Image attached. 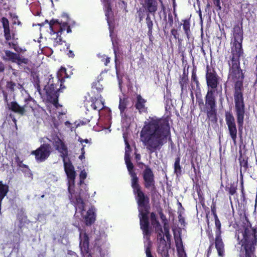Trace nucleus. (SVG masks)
Listing matches in <instances>:
<instances>
[{"instance_id":"f257e3e1","label":"nucleus","mask_w":257,"mask_h":257,"mask_svg":"<svg viewBox=\"0 0 257 257\" xmlns=\"http://www.w3.org/2000/svg\"><path fill=\"white\" fill-rule=\"evenodd\" d=\"M170 139V127L166 118H159L156 116L150 117L140 132L141 142L146 146L150 154L159 151Z\"/></svg>"},{"instance_id":"f03ea898","label":"nucleus","mask_w":257,"mask_h":257,"mask_svg":"<svg viewBox=\"0 0 257 257\" xmlns=\"http://www.w3.org/2000/svg\"><path fill=\"white\" fill-rule=\"evenodd\" d=\"M228 66V80L233 83L234 112L238 128L241 131L245 114V105L243 97V81L244 73L241 68L240 63H227Z\"/></svg>"},{"instance_id":"7ed1b4c3","label":"nucleus","mask_w":257,"mask_h":257,"mask_svg":"<svg viewBox=\"0 0 257 257\" xmlns=\"http://www.w3.org/2000/svg\"><path fill=\"white\" fill-rule=\"evenodd\" d=\"M242 238L237 237L238 244L240 245L239 257H252L257 245V227H252L249 222L242 232Z\"/></svg>"},{"instance_id":"20e7f679","label":"nucleus","mask_w":257,"mask_h":257,"mask_svg":"<svg viewBox=\"0 0 257 257\" xmlns=\"http://www.w3.org/2000/svg\"><path fill=\"white\" fill-rule=\"evenodd\" d=\"M135 197L138 206L140 228L143 231L144 237L150 240L152 231L148 217L150 208V198L145 192L135 195Z\"/></svg>"},{"instance_id":"39448f33","label":"nucleus","mask_w":257,"mask_h":257,"mask_svg":"<svg viewBox=\"0 0 257 257\" xmlns=\"http://www.w3.org/2000/svg\"><path fill=\"white\" fill-rule=\"evenodd\" d=\"M204 101L202 98L196 96V103L199 108H203V111L206 113L207 117L212 122L217 121V112L215 92L207 90L205 95Z\"/></svg>"},{"instance_id":"423d86ee","label":"nucleus","mask_w":257,"mask_h":257,"mask_svg":"<svg viewBox=\"0 0 257 257\" xmlns=\"http://www.w3.org/2000/svg\"><path fill=\"white\" fill-rule=\"evenodd\" d=\"M3 95L5 103L9 110L20 116L28 115L31 112H34L36 101L31 96H29L24 99V104H19L17 101L9 102L8 94L5 91H3Z\"/></svg>"},{"instance_id":"0eeeda50","label":"nucleus","mask_w":257,"mask_h":257,"mask_svg":"<svg viewBox=\"0 0 257 257\" xmlns=\"http://www.w3.org/2000/svg\"><path fill=\"white\" fill-rule=\"evenodd\" d=\"M141 164L145 166V169L142 172L144 186L146 189L150 190L152 202L154 203L156 199H159L160 196L156 186L155 174L148 165H145L143 163Z\"/></svg>"},{"instance_id":"6e6552de","label":"nucleus","mask_w":257,"mask_h":257,"mask_svg":"<svg viewBox=\"0 0 257 257\" xmlns=\"http://www.w3.org/2000/svg\"><path fill=\"white\" fill-rule=\"evenodd\" d=\"M59 83L60 82L57 81L55 83L54 80V77L52 75H50L49 76L47 84L44 87V90L46 91L48 98L57 108L58 106L59 92L63 89L60 87Z\"/></svg>"},{"instance_id":"1a4fd4ad","label":"nucleus","mask_w":257,"mask_h":257,"mask_svg":"<svg viewBox=\"0 0 257 257\" xmlns=\"http://www.w3.org/2000/svg\"><path fill=\"white\" fill-rule=\"evenodd\" d=\"M205 78L208 90L215 92L220 83V77L212 66L207 65L206 68Z\"/></svg>"},{"instance_id":"9d476101","label":"nucleus","mask_w":257,"mask_h":257,"mask_svg":"<svg viewBox=\"0 0 257 257\" xmlns=\"http://www.w3.org/2000/svg\"><path fill=\"white\" fill-rule=\"evenodd\" d=\"M230 54L225 56L227 63H240V59L244 55L241 42H230Z\"/></svg>"},{"instance_id":"9b49d317","label":"nucleus","mask_w":257,"mask_h":257,"mask_svg":"<svg viewBox=\"0 0 257 257\" xmlns=\"http://www.w3.org/2000/svg\"><path fill=\"white\" fill-rule=\"evenodd\" d=\"M215 224V247L219 257L225 256V245L221 237V224L218 218H214Z\"/></svg>"},{"instance_id":"f8f14e48","label":"nucleus","mask_w":257,"mask_h":257,"mask_svg":"<svg viewBox=\"0 0 257 257\" xmlns=\"http://www.w3.org/2000/svg\"><path fill=\"white\" fill-rule=\"evenodd\" d=\"M52 152V147L49 144L44 143L36 150L32 151L31 155L35 156L38 163L44 162L50 156Z\"/></svg>"},{"instance_id":"ddd939ff","label":"nucleus","mask_w":257,"mask_h":257,"mask_svg":"<svg viewBox=\"0 0 257 257\" xmlns=\"http://www.w3.org/2000/svg\"><path fill=\"white\" fill-rule=\"evenodd\" d=\"M128 173L131 177V187L133 193L135 195L144 193L142 190L141 186L139 183V179L137 173L134 170V166L132 163L126 165Z\"/></svg>"},{"instance_id":"4468645a","label":"nucleus","mask_w":257,"mask_h":257,"mask_svg":"<svg viewBox=\"0 0 257 257\" xmlns=\"http://www.w3.org/2000/svg\"><path fill=\"white\" fill-rule=\"evenodd\" d=\"M226 123L228 127L229 134L234 144H236L237 139V127L235 118L232 113L230 111H226L225 113Z\"/></svg>"},{"instance_id":"2eb2a0df","label":"nucleus","mask_w":257,"mask_h":257,"mask_svg":"<svg viewBox=\"0 0 257 257\" xmlns=\"http://www.w3.org/2000/svg\"><path fill=\"white\" fill-rule=\"evenodd\" d=\"M69 191L70 192L69 198L71 203L75 206L76 210L78 209L79 211L82 213L85 210V204L80 195H74L73 193L70 192L69 188Z\"/></svg>"},{"instance_id":"dca6fc26","label":"nucleus","mask_w":257,"mask_h":257,"mask_svg":"<svg viewBox=\"0 0 257 257\" xmlns=\"http://www.w3.org/2000/svg\"><path fill=\"white\" fill-rule=\"evenodd\" d=\"M1 22L4 29V36L5 40L9 42L11 40L15 39L16 34L14 32H11L8 19L6 17H3L1 19Z\"/></svg>"},{"instance_id":"f3484780","label":"nucleus","mask_w":257,"mask_h":257,"mask_svg":"<svg viewBox=\"0 0 257 257\" xmlns=\"http://www.w3.org/2000/svg\"><path fill=\"white\" fill-rule=\"evenodd\" d=\"M233 36L231 40L232 42H243V31L242 29V22L240 25H235L233 28Z\"/></svg>"},{"instance_id":"a211bd4d","label":"nucleus","mask_w":257,"mask_h":257,"mask_svg":"<svg viewBox=\"0 0 257 257\" xmlns=\"http://www.w3.org/2000/svg\"><path fill=\"white\" fill-rule=\"evenodd\" d=\"M239 154L238 161L240 166V178H242V172H246L249 168V158L245 154H243L241 151L239 152Z\"/></svg>"},{"instance_id":"6ab92c4d","label":"nucleus","mask_w":257,"mask_h":257,"mask_svg":"<svg viewBox=\"0 0 257 257\" xmlns=\"http://www.w3.org/2000/svg\"><path fill=\"white\" fill-rule=\"evenodd\" d=\"M147 100L143 98L140 94H138L135 103V107L140 114L148 112V107L146 106Z\"/></svg>"},{"instance_id":"aec40b11","label":"nucleus","mask_w":257,"mask_h":257,"mask_svg":"<svg viewBox=\"0 0 257 257\" xmlns=\"http://www.w3.org/2000/svg\"><path fill=\"white\" fill-rule=\"evenodd\" d=\"M64 170L69 181L74 182L76 177V172L74 167L70 160L63 162Z\"/></svg>"},{"instance_id":"412c9836","label":"nucleus","mask_w":257,"mask_h":257,"mask_svg":"<svg viewBox=\"0 0 257 257\" xmlns=\"http://www.w3.org/2000/svg\"><path fill=\"white\" fill-rule=\"evenodd\" d=\"M94 208L93 207L90 208L87 212L86 215L84 217L86 225L91 226L94 223L96 219V215L94 212Z\"/></svg>"},{"instance_id":"4be33fe9","label":"nucleus","mask_w":257,"mask_h":257,"mask_svg":"<svg viewBox=\"0 0 257 257\" xmlns=\"http://www.w3.org/2000/svg\"><path fill=\"white\" fill-rule=\"evenodd\" d=\"M91 107L94 110L100 111L104 107V100L102 99L101 95H100L98 98L91 97Z\"/></svg>"},{"instance_id":"5701e85b","label":"nucleus","mask_w":257,"mask_h":257,"mask_svg":"<svg viewBox=\"0 0 257 257\" xmlns=\"http://www.w3.org/2000/svg\"><path fill=\"white\" fill-rule=\"evenodd\" d=\"M56 81L60 82V87L61 89H65L66 87L63 84L65 78H68V76L66 73V69L65 67H61L57 72Z\"/></svg>"},{"instance_id":"b1692460","label":"nucleus","mask_w":257,"mask_h":257,"mask_svg":"<svg viewBox=\"0 0 257 257\" xmlns=\"http://www.w3.org/2000/svg\"><path fill=\"white\" fill-rule=\"evenodd\" d=\"M104 11L107 22L108 25H110L111 19H113L114 15L109 0H106L104 4Z\"/></svg>"},{"instance_id":"393cba45","label":"nucleus","mask_w":257,"mask_h":257,"mask_svg":"<svg viewBox=\"0 0 257 257\" xmlns=\"http://www.w3.org/2000/svg\"><path fill=\"white\" fill-rule=\"evenodd\" d=\"M90 237L94 239V246L96 248L99 252H101V246L103 244V242L102 240L101 235L100 231H98L96 232L94 231L93 235H91Z\"/></svg>"},{"instance_id":"a878e982","label":"nucleus","mask_w":257,"mask_h":257,"mask_svg":"<svg viewBox=\"0 0 257 257\" xmlns=\"http://www.w3.org/2000/svg\"><path fill=\"white\" fill-rule=\"evenodd\" d=\"M79 246L81 251L85 254L89 252V237L86 233H84L83 238L81 240Z\"/></svg>"},{"instance_id":"bb28decb","label":"nucleus","mask_w":257,"mask_h":257,"mask_svg":"<svg viewBox=\"0 0 257 257\" xmlns=\"http://www.w3.org/2000/svg\"><path fill=\"white\" fill-rule=\"evenodd\" d=\"M175 242L177 248V250L178 254V257L181 256H186V252L185 251L182 240L180 235L178 237L175 236Z\"/></svg>"},{"instance_id":"cd10ccee","label":"nucleus","mask_w":257,"mask_h":257,"mask_svg":"<svg viewBox=\"0 0 257 257\" xmlns=\"http://www.w3.org/2000/svg\"><path fill=\"white\" fill-rule=\"evenodd\" d=\"M181 25L183 27V30L184 32V34H185L187 38L189 40L190 39L191 36L192 35L190 29V19L189 18L182 20V23L180 24V26Z\"/></svg>"},{"instance_id":"c85d7f7f","label":"nucleus","mask_w":257,"mask_h":257,"mask_svg":"<svg viewBox=\"0 0 257 257\" xmlns=\"http://www.w3.org/2000/svg\"><path fill=\"white\" fill-rule=\"evenodd\" d=\"M31 80L34 87L37 89V90L40 93V80L38 72L35 71H32L31 72Z\"/></svg>"},{"instance_id":"c756f323","label":"nucleus","mask_w":257,"mask_h":257,"mask_svg":"<svg viewBox=\"0 0 257 257\" xmlns=\"http://www.w3.org/2000/svg\"><path fill=\"white\" fill-rule=\"evenodd\" d=\"M150 220L151 224L155 228V230L163 232L162 226L158 220L156 214L153 212L150 213Z\"/></svg>"},{"instance_id":"7c9ffc66","label":"nucleus","mask_w":257,"mask_h":257,"mask_svg":"<svg viewBox=\"0 0 257 257\" xmlns=\"http://www.w3.org/2000/svg\"><path fill=\"white\" fill-rule=\"evenodd\" d=\"M188 81V72L186 73L185 70L184 69L183 74L180 76L179 79V84L181 86L182 91L184 89H186Z\"/></svg>"},{"instance_id":"2f4dec72","label":"nucleus","mask_w":257,"mask_h":257,"mask_svg":"<svg viewBox=\"0 0 257 257\" xmlns=\"http://www.w3.org/2000/svg\"><path fill=\"white\" fill-rule=\"evenodd\" d=\"M5 56L3 57V59L6 61H11L13 63L16 62L18 53H14L10 50H4Z\"/></svg>"},{"instance_id":"473e14b6","label":"nucleus","mask_w":257,"mask_h":257,"mask_svg":"<svg viewBox=\"0 0 257 257\" xmlns=\"http://www.w3.org/2000/svg\"><path fill=\"white\" fill-rule=\"evenodd\" d=\"M17 87L19 89H23V85L20 83L16 84L13 81H8L6 83V89L11 92H14L15 90V87Z\"/></svg>"},{"instance_id":"72a5a7b5","label":"nucleus","mask_w":257,"mask_h":257,"mask_svg":"<svg viewBox=\"0 0 257 257\" xmlns=\"http://www.w3.org/2000/svg\"><path fill=\"white\" fill-rule=\"evenodd\" d=\"M158 252L162 257H169L167 243H160L158 247Z\"/></svg>"},{"instance_id":"f704fd0d","label":"nucleus","mask_w":257,"mask_h":257,"mask_svg":"<svg viewBox=\"0 0 257 257\" xmlns=\"http://www.w3.org/2000/svg\"><path fill=\"white\" fill-rule=\"evenodd\" d=\"M127 103V101L125 98L122 99L120 98L118 108L121 116L126 117L125 110L126 108Z\"/></svg>"},{"instance_id":"c9c22d12","label":"nucleus","mask_w":257,"mask_h":257,"mask_svg":"<svg viewBox=\"0 0 257 257\" xmlns=\"http://www.w3.org/2000/svg\"><path fill=\"white\" fill-rule=\"evenodd\" d=\"M174 173L177 176H180L182 172V168L180 165V157L178 156L175 158L174 165Z\"/></svg>"},{"instance_id":"e433bc0d","label":"nucleus","mask_w":257,"mask_h":257,"mask_svg":"<svg viewBox=\"0 0 257 257\" xmlns=\"http://www.w3.org/2000/svg\"><path fill=\"white\" fill-rule=\"evenodd\" d=\"M58 152L60 153V157L62 158L63 162H65L68 157V150L67 146L63 145L61 149L58 150Z\"/></svg>"},{"instance_id":"4c0bfd02","label":"nucleus","mask_w":257,"mask_h":257,"mask_svg":"<svg viewBox=\"0 0 257 257\" xmlns=\"http://www.w3.org/2000/svg\"><path fill=\"white\" fill-rule=\"evenodd\" d=\"M17 56H18L17 57V59L15 63L18 65L22 66L23 64L26 65L29 64L30 60L28 58L22 56L19 54H18Z\"/></svg>"},{"instance_id":"58836bf2","label":"nucleus","mask_w":257,"mask_h":257,"mask_svg":"<svg viewBox=\"0 0 257 257\" xmlns=\"http://www.w3.org/2000/svg\"><path fill=\"white\" fill-rule=\"evenodd\" d=\"M237 182L236 183L233 182L229 185L228 187H226V190L228 191L230 195H234L237 191Z\"/></svg>"},{"instance_id":"ea45409f","label":"nucleus","mask_w":257,"mask_h":257,"mask_svg":"<svg viewBox=\"0 0 257 257\" xmlns=\"http://www.w3.org/2000/svg\"><path fill=\"white\" fill-rule=\"evenodd\" d=\"M46 23H49L50 26V29L52 33H55L56 31L55 30V28H54V26L56 24L59 25L60 24V22L58 19H52L49 22L48 20L45 21Z\"/></svg>"},{"instance_id":"a19ab883","label":"nucleus","mask_w":257,"mask_h":257,"mask_svg":"<svg viewBox=\"0 0 257 257\" xmlns=\"http://www.w3.org/2000/svg\"><path fill=\"white\" fill-rule=\"evenodd\" d=\"M157 211H158V214L160 215V217L163 223L164 224V226L167 225V224L168 223V220L167 219L166 216L163 213V209L161 206H159V207L157 208Z\"/></svg>"},{"instance_id":"79ce46f5","label":"nucleus","mask_w":257,"mask_h":257,"mask_svg":"<svg viewBox=\"0 0 257 257\" xmlns=\"http://www.w3.org/2000/svg\"><path fill=\"white\" fill-rule=\"evenodd\" d=\"M196 72V68L194 67L192 71L191 81L192 82H194L196 84L197 87H199V82L197 76Z\"/></svg>"},{"instance_id":"37998d69","label":"nucleus","mask_w":257,"mask_h":257,"mask_svg":"<svg viewBox=\"0 0 257 257\" xmlns=\"http://www.w3.org/2000/svg\"><path fill=\"white\" fill-rule=\"evenodd\" d=\"M145 247L146 257H154L151 252L152 243L150 240L145 245Z\"/></svg>"},{"instance_id":"c03bdc74","label":"nucleus","mask_w":257,"mask_h":257,"mask_svg":"<svg viewBox=\"0 0 257 257\" xmlns=\"http://www.w3.org/2000/svg\"><path fill=\"white\" fill-rule=\"evenodd\" d=\"M92 88L93 89H95L97 90V92L98 93H100L103 90V86L100 83L99 81H97L96 82H94L92 83Z\"/></svg>"},{"instance_id":"a18cd8bd","label":"nucleus","mask_w":257,"mask_h":257,"mask_svg":"<svg viewBox=\"0 0 257 257\" xmlns=\"http://www.w3.org/2000/svg\"><path fill=\"white\" fill-rule=\"evenodd\" d=\"M67 24V22H60V24L59 25V30L57 32L56 31L55 33H56L58 35L59 34H60V35H61L62 33L66 30Z\"/></svg>"},{"instance_id":"49530a36","label":"nucleus","mask_w":257,"mask_h":257,"mask_svg":"<svg viewBox=\"0 0 257 257\" xmlns=\"http://www.w3.org/2000/svg\"><path fill=\"white\" fill-rule=\"evenodd\" d=\"M53 144L55 149H58V147L60 145V143H64L59 137L56 136L53 138Z\"/></svg>"},{"instance_id":"de8ad7c7","label":"nucleus","mask_w":257,"mask_h":257,"mask_svg":"<svg viewBox=\"0 0 257 257\" xmlns=\"http://www.w3.org/2000/svg\"><path fill=\"white\" fill-rule=\"evenodd\" d=\"M87 177V173L85 170H83L80 172L79 174L80 178V184H82L84 183V180Z\"/></svg>"},{"instance_id":"09e8293b","label":"nucleus","mask_w":257,"mask_h":257,"mask_svg":"<svg viewBox=\"0 0 257 257\" xmlns=\"http://www.w3.org/2000/svg\"><path fill=\"white\" fill-rule=\"evenodd\" d=\"M146 20L148 28L153 29V21L151 20V17H150L149 14L147 15Z\"/></svg>"},{"instance_id":"8fccbe9b","label":"nucleus","mask_w":257,"mask_h":257,"mask_svg":"<svg viewBox=\"0 0 257 257\" xmlns=\"http://www.w3.org/2000/svg\"><path fill=\"white\" fill-rule=\"evenodd\" d=\"M63 44L62 39L61 37L60 34L57 35V37L55 39V41L54 42V46H57L58 45H61Z\"/></svg>"},{"instance_id":"3c124183","label":"nucleus","mask_w":257,"mask_h":257,"mask_svg":"<svg viewBox=\"0 0 257 257\" xmlns=\"http://www.w3.org/2000/svg\"><path fill=\"white\" fill-rule=\"evenodd\" d=\"M90 121V120L87 118H83L82 120H80L79 123L77 124H76V122L75 123L76 127H77L80 125H85L87 123H88Z\"/></svg>"},{"instance_id":"603ef678","label":"nucleus","mask_w":257,"mask_h":257,"mask_svg":"<svg viewBox=\"0 0 257 257\" xmlns=\"http://www.w3.org/2000/svg\"><path fill=\"white\" fill-rule=\"evenodd\" d=\"M207 236L208 237V239L209 240L210 243H214L215 242V239L214 238L213 234L211 231H207Z\"/></svg>"},{"instance_id":"864d4df0","label":"nucleus","mask_w":257,"mask_h":257,"mask_svg":"<svg viewBox=\"0 0 257 257\" xmlns=\"http://www.w3.org/2000/svg\"><path fill=\"white\" fill-rule=\"evenodd\" d=\"M164 229L165 231V234L166 235V237L168 240L169 239H170L171 235L169 233V228L167 225L164 226Z\"/></svg>"},{"instance_id":"5fc2aeb1","label":"nucleus","mask_w":257,"mask_h":257,"mask_svg":"<svg viewBox=\"0 0 257 257\" xmlns=\"http://www.w3.org/2000/svg\"><path fill=\"white\" fill-rule=\"evenodd\" d=\"M9 70H12V75L15 77H18L20 74L19 70L13 68L12 66H9Z\"/></svg>"},{"instance_id":"6e6d98bb","label":"nucleus","mask_w":257,"mask_h":257,"mask_svg":"<svg viewBox=\"0 0 257 257\" xmlns=\"http://www.w3.org/2000/svg\"><path fill=\"white\" fill-rule=\"evenodd\" d=\"M171 34L173 36L174 38L175 39H178V37L179 36V34H178V31L177 29H176L175 28L172 29L171 31Z\"/></svg>"},{"instance_id":"4d7b16f0","label":"nucleus","mask_w":257,"mask_h":257,"mask_svg":"<svg viewBox=\"0 0 257 257\" xmlns=\"http://www.w3.org/2000/svg\"><path fill=\"white\" fill-rule=\"evenodd\" d=\"M211 210L212 214L213 215L214 218H218L216 212V206L214 203L212 204L211 206Z\"/></svg>"},{"instance_id":"13d9d810","label":"nucleus","mask_w":257,"mask_h":257,"mask_svg":"<svg viewBox=\"0 0 257 257\" xmlns=\"http://www.w3.org/2000/svg\"><path fill=\"white\" fill-rule=\"evenodd\" d=\"M240 187H241V196L244 197L245 194H244V186H243V177L240 178Z\"/></svg>"},{"instance_id":"bf43d9fd","label":"nucleus","mask_w":257,"mask_h":257,"mask_svg":"<svg viewBox=\"0 0 257 257\" xmlns=\"http://www.w3.org/2000/svg\"><path fill=\"white\" fill-rule=\"evenodd\" d=\"M168 23L170 27H172L173 24V18L171 14H168Z\"/></svg>"},{"instance_id":"052dcab7","label":"nucleus","mask_w":257,"mask_h":257,"mask_svg":"<svg viewBox=\"0 0 257 257\" xmlns=\"http://www.w3.org/2000/svg\"><path fill=\"white\" fill-rule=\"evenodd\" d=\"M178 220L182 225H184L185 223V218L182 216L181 213L178 215Z\"/></svg>"},{"instance_id":"680f3d73","label":"nucleus","mask_w":257,"mask_h":257,"mask_svg":"<svg viewBox=\"0 0 257 257\" xmlns=\"http://www.w3.org/2000/svg\"><path fill=\"white\" fill-rule=\"evenodd\" d=\"M214 5L218 8V10H221V6H220V0H212Z\"/></svg>"},{"instance_id":"e2e57ef3","label":"nucleus","mask_w":257,"mask_h":257,"mask_svg":"<svg viewBox=\"0 0 257 257\" xmlns=\"http://www.w3.org/2000/svg\"><path fill=\"white\" fill-rule=\"evenodd\" d=\"M214 243H210L209 246L207 249V256L209 257L210 254L212 252V249L213 248V245Z\"/></svg>"},{"instance_id":"0e129e2a","label":"nucleus","mask_w":257,"mask_h":257,"mask_svg":"<svg viewBox=\"0 0 257 257\" xmlns=\"http://www.w3.org/2000/svg\"><path fill=\"white\" fill-rule=\"evenodd\" d=\"M5 70V64L0 61V74L4 73Z\"/></svg>"},{"instance_id":"69168bd1","label":"nucleus","mask_w":257,"mask_h":257,"mask_svg":"<svg viewBox=\"0 0 257 257\" xmlns=\"http://www.w3.org/2000/svg\"><path fill=\"white\" fill-rule=\"evenodd\" d=\"M162 233L163 232H159L158 234V236H160V241L162 242V243H166V241L165 240L164 235H162Z\"/></svg>"},{"instance_id":"338daca9","label":"nucleus","mask_w":257,"mask_h":257,"mask_svg":"<svg viewBox=\"0 0 257 257\" xmlns=\"http://www.w3.org/2000/svg\"><path fill=\"white\" fill-rule=\"evenodd\" d=\"M15 160H16V163H17L18 165L19 166V167H22V165L21 164H22V161H21L20 159V158L19 157V156H17L16 158H15Z\"/></svg>"},{"instance_id":"774afa93","label":"nucleus","mask_w":257,"mask_h":257,"mask_svg":"<svg viewBox=\"0 0 257 257\" xmlns=\"http://www.w3.org/2000/svg\"><path fill=\"white\" fill-rule=\"evenodd\" d=\"M131 159V155L129 153V150H125V154H124V160L125 159Z\"/></svg>"}]
</instances>
